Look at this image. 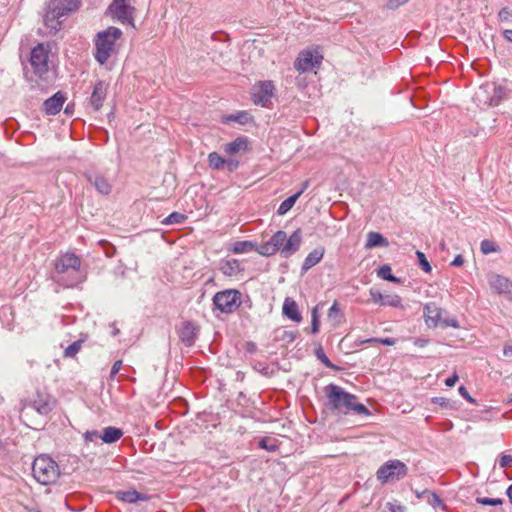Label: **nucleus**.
<instances>
[{
	"label": "nucleus",
	"mask_w": 512,
	"mask_h": 512,
	"mask_svg": "<svg viewBox=\"0 0 512 512\" xmlns=\"http://www.w3.org/2000/svg\"><path fill=\"white\" fill-rule=\"evenodd\" d=\"M259 447L269 452H274L278 449L274 439L264 437L259 441Z\"/></svg>",
	"instance_id": "obj_38"
},
{
	"label": "nucleus",
	"mask_w": 512,
	"mask_h": 512,
	"mask_svg": "<svg viewBox=\"0 0 512 512\" xmlns=\"http://www.w3.org/2000/svg\"><path fill=\"white\" fill-rule=\"evenodd\" d=\"M248 149V140L246 137H237L232 142L226 143L223 146V150L228 155H235L240 151H246Z\"/></svg>",
	"instance_id": "obj_22"
},
{
	"label": "nucleus",
	"mask_w": 512,
	"mask_h": 512,
	"mask_svg": "<svg viewBox=\"0 0 512 512\" xmlns=\"http://www.w3.org/2000/svg\"><path fill=\"white\" fill-rule=\"evenodd\" d=\"M325 250L322 247L316 248L313 251H311L306 258L304 259V262L301 267L302 274L306 273L308 270H310L312 267H314L316 264H318L323 256H324Z\"/></svg>",
	"instance_id": "obj_20"
},
{
	"label": "nucleus",
	"mask_w": 512,
	"mask_h": 512,
	"mask_svg": "<svg viewBox=\"0 0 512 512\" xmlns=\"http://www.w3.org/2000/svg\"><path fill=\"white\" fill-rule=\"evenodd\" d=\"M55 271V281L67 288L74 287L86 279V274L81 270V259L71 252L57 257Z\"/></svg>",
	"instance_id": "obj_2"
},
{
	"label": "nucleus",
	"mask_w": 512,
	"mask_h": 512,
	"mask_svg": "<svg viewBox=\"0 0 512 512\" xmlns=\"http://www.w3.org/2000/svg\"><path fill=\"white\" fill-rule=\"evenodd\" d=\"M476 502L482 505L498 506L501 505L503 501L500 498L478 497Z\"/></svg>",
	"instance_id": "obj_40"
},
{
	"label": "nucleus",
	"mask_w": 512,
	"mask_h": 512,
	"mask_svg": "<svg viewBox=\"0 0 512 512\" xmlns=\"http://www.w3.org/2000/svg\"><path fill=\"white\" fill-rule=\"evenodd\" d=\"M82 0H50L44 16V24L55 34L61 29V17L79 9Z\"/></svg>",
	"instance_id": "obj_4"
},
{
	"label": "nucleus",
	"mask_w": 512,
	"mask_h": 512,
	"mask_svg": "<svg viewBox=\"0 0 512 512\" xmlns=\"http://www.w3.org/2000/svg\"><path fill=\"white\" fill-rule=\"evenodd\" d=\"M225 165H227L229 171H234L238 168L239 162L233 159H226Z\"/></svg>",
	"instance_id": "obj_51"
},
{
	"label": "nucleus",
	"mask_w": 512,
	"mask_h": 512,
	"mask_svg": "<svg viewBox=\"0 0 512 512\" xmlns=\"http://www.w3.org/2000/svg\"><path fill=\"white\" fill-rule=\"evenodd\" d=\"M434 498V503H441V499L437 495H434Z\"/></svg>",
	"instance_id": "obj_62"
},
{
	"label": "nucleus",
	"mask_w": 512,
	"mask_h": 512,
	"mask_svg": "<svg viewBox=\"0 0 512 512\" xmlns=\"http://www.w3.org/2000/svg\"><path fill=\"white\" fill-rule=\"evenodd\" d=\"M251 120V116L246 111L238 112L237 114H231L225 117L226 122H238L240 124H246Z\"/></svg>",
	"instance_id": "obj_30"
},
{
	"label": "nucleus",
	"mask_w": 512,
	"mask_h": 512,
	"mask_svg": "<svg viewBox=\"0 0 512 512\" xmlns=\"http://www.w3.org/2000/svg\"><path fill=\"white\" fill-rule=\"evenodd\" d=\"M328 317L330 319L336 318V317H341V311H340L339 305H338V303L336 301L329 308V310H328Z\"/></svg>",
	"instance_id": "obj_44"
},
{
	"label": "nucleus",
	"mask_w": 512,
	"mask_h": 512,
	"mask_svg": "<svg viewBox=\"0 0 512 512\" xmlns=\"http://www.w3.org/2000/svg\"><path fill=\"white\" fill-rule=\"evenodd\" d=\"M109 13L121 23H130L133 19V8L126 0H114L108 8Z\"/></svg>",
	"instance_id": "obj_13"
},
{
	"label": "nucleus",
	"mask_w": 512,
	"mask_h": 512,
	"mask_svg": "<svg viewBox=\"0 0 512 512\" xmlns=\"http://www.w3.org/2000/svg\"><path fill=\"white\" fill-rule=\"evenodd\" d=\"M488 283L490 288L498 294L512 295V282L499 274H489Z\"/></svg>",
	"instance_id": "obj_15"
},
{
	"label": "nucleus",
	"mask_w": 512,
	"mask_h": 512,
	"mask_svg": "<svg viewBox=\"0 0 512 512\" xmlns=\"http://www.w3.org/2000/svg\"><path fill=\"white\" fill-rule=\"evenodd\" d=\"M499 465L501 468L512 466V455H503L500 458Z\"/></svg>",
	"instance_id": "obj_47"
},
{
	"label": "nucleus",
	"mask_w": 512,
	"mask_h": 512,
	"mask_svg": "<svg viewBox=\"0 0 512 512\" xmlns=\"http://www.w3.org/2000/svg\"><path fill=\"white\" fill-rule=\"evenodd\" d=\"M84 439L86 442H94L97 441L98 439H101V434L96 430L87 431L84 434Z\"/></svg>",
	"instance_id": "obj_43"
},
{
	"label": "nucleus",
	"mask_w": 512,
	"mask_h": 512,
	"mask_svg": "<svg viewBox=\"0 0 512 512\" xmlns=\"http://www.w3.org/2000/svg\"><path fill=\"white\" fill-rule=\"evenodd\" d=\"M480 250L483 254L487 255L490 253L498 252L499 247L496 245L495 242L485 239L480 244Z\"/></svg>",
	"instance_id": "obj_36"
},
{
	"label": "nucleus",
	"mask_w": 512,
	"mask_h": 512,
	"mask_svg": "<svg viewBox=\"0 0 512 512\" xmlns=\"http://www.w3.org/2000/svg\"><path fill=\"white\" fill-rule=\"evenodd\" d=\"M118 498L127 503H136L137 501H145L148 499L146 495L136 490L120 491L118 492Z\"/></svg>",
	"instance_id": "obj_25"
},
{
	"label": "nucleus",
	"mask_w": 512,
	"mask_h": 512,
	"mask_svg": "<svg viewBox=\"0 0 512 512\" xmlns=\"http://www.w3.org/2000/svg\"><path fill=\"white\" fill-rule=\"evenodd\" d=\"M416 256L418 258L419 266L421 267V269L427 273L431 272L432 267L428 262L425 254L421 251H416Z\"/></svg>",
	"instance_id": "obj_39"
},
{
	"label": "nucleus",
	"mask_w": 512,
	"mask_h": 512,
	"mask_svg": "<svg viewBox=\"0 0 512 512\" xmlns=\"http://www.w3.org/2000/svg\"><path fill=\"white\" fill-rule=\"evenodd\" d=\"M503 37L508 42H512V29H506L503 31Z\"/></svg>",
	"instance_id": "obj_56"
},
{
	"label": "nucleus",
	"mask_w": 512,
	"mask_h": 512,
	"mask_svg": "<svg viewBox=\"0 0 512 512\" xmlns=\"http://www.w3.org/2000/svg\"><path fill=\"white\" fill-rule=\"evenodd\" d=\"M389 505H390L391 512H404L405 511V508L400 504L393 505V504L389 503Z\"/></svg>",
	"instance_id": "obj_55"
},
{
	"label": "nucleus",
	"mask_w": 512,
	"mask_h": 512,
	"mask_svg": "<svg viewBox=\"0 0 512 512\" xmlns=\"http://www.w3.org/2000/svg\"><path fill=\"white\" fill-rule=\"evenodd\" d=\"M83 341L77 340L70 344L65 350H64V356L67 358H73L76 356V354L80 351Z\"/></svg>",
	"instance_id": "obj_37"
},
{
	"label": "nucleus",
	"mask_w": 512,
	"mask_h": 512,
	"mask_svg": "<svg viewBox=\"0 0 512 512\" xmlns=\"http://www.w3.org/2000/svg\"><path fill=\"white\" fill-rule=\"evenodd\" d=\"M123 435V432L121 429L116 427H106L103 430V433L101 434V440L105 443L111 444L118 441Z\"/></svg>",
	"instance_id": "obj_23"
},
{
	"label": "nucleus",
	"mask_w": 512,
	"mask_h": 512,
	"mask_svg": "<svg viewBox=\"0 0 512 512\" xmlns=\"http://www.w3.org/2000/svg\"><path fill=\"white\" fill-rule=\"evenodd\" d=\"M283 314L295 322H300L302 320V316L299 312L298 305L295 300L290 297H287L283 303Z\"/></svg>",
	"instance_id": "obj_21"
},
{
	"label": "nucleus",
	"mask_w": 512,
	"mask_h": 512,
	"mask_svg": "<svg viewBox=\"0 0 512 512\" xmlns=\"http://www.w3.org/2000/svg\"><path fill=\"white\" fill-rule=\"evenodd\" d=\"M323 57L314 55L310 50L301 51L294 62V68L299 73H305L312 70L315 66L320 65Z\"/></svg>",
	"instance_id": "obj_12"
},
{
	"label": "nucleus",
	"mask_w": 512,
	"mask_h": 512,
	"mask_svg": "<svg viewBox=\"0 0 512 512\" xmlns=\"http://www.w3.org/2000/svg\"><path fill=\"white\" fill-rule=\"evenodd\" d=\"M48 58V51L43 44H38L31 51L30 64L34 73L40 78L46 79V74L49 72Z\"/></svg>",
	"instance_id": "obj_10"
},
{
	"label": "nucleus",
	"mask_w": 512,
	"mask_h": 512,
	"mask_svg": "<svg viewBox=\"0 0 512 512\" xmlns=\"http://www.w3.org/2000/svg\"><path fill=\"white\" fill-rule=\"evenodd\" d=\"M377 275H378V277H380L384 280L394 282V283H400V279L395 277L392 274L391 267L387 264H384L381 267H379V269L377 270Z\"/></svg>",
	"instance_id": "obj_29"
},
{
	"label": "nucleus",
	"mask_w": 512,
	"mask_h": 512,
	"mask_svg": "<svg viewBox=\"0 0 512 512\" xmlns=\"http://www.w3.org/2000/svg\"><path fill=\"white\" fill-rule=\"evenodd\" d=\"M122 36V31L114 26L108 27L106 30L97 33L95 43V59L104 65L109 58L117 53V40Z\"/></svg>",
	"instance_id": "obj_3"
},
{
	"label": "nucleus",
	"mask_w": 512,
	"mask_h": 512,
	"mask_svg": "<svg viewBox=\"0 0 512 512\" xmlns=\"http://www.w3.org/2000/svg\"><path fill=\"white\" fill-rule=\"evenodd\" d=\"M388 241L382 234L378 232H369L365 243V248L370 249L379 246H387Z\"/></svg>",
	"instance_id": "obj_24"
},
{
	"label": "nucleus",
	"mask_w": 512,
	"mask_h": 512,
	"mask_svg": "<svg viewBox=\"0 0 512 512\" xmlns=\"http://www.w3.org/2000/svg\"><path fill=\"white\" fill-rule=\"evenodd\" d=\"M26 512H39V511L34 510V509H27Z\"/></svg>",
	"instance_id": "obj_64"
},
{
	"label": "nucleus",
	"mask_w": 512,
	"mask_h": 512,
	"mask_svg": "<svg viewBox=\"0 0 512 512\" xmlns=\"http://www.w3.org/2000/svg\"><path fill=\"white\" fill-rule=\"evenodd\" d=\"M435 403H438L442 406L446 405V399L445 398H435Z\"/></svg>",
	"instance_id": "obj_59"
},
{
	"label": "nucleus",
	"mask_w": 512,
	"mask_h": 512,
	"mask_svg": "<svg viewBox=\"0 0 512 512\" xmlns=\"http://www.w3.org/2000/svg\"><path fill=\"white\" fill-rule=\"evenodd\" d=\"M423 316L429 328L440 326L441 328L458 329L460 327L459 321L455 317H449L448 313L435 302H428L424 305Z\"/></svg>",
	"instance_id": "obj_6"
},
{
	"label": "nucleus",
	"mask_w": 512,
	"mask_h": 512,
	"mask_svg": "<svg viewBox=\"0 0 512 512\" xmlns=\"http://www.w3.org/2000/svg\"><path fill=\"white\" fill-rule=\"evenodd\" d=\"M87 179L100 194H102V195L110 194V192L112 190V185L108 181V179L105 178L103 175H101V174L88 175Z\"/></svg>",
	"instance_id": "obj_19"
},
{
	"label": "nucleus",
	"mask_w": 512,
	"mask_h": 512,
	"mask_svg": "<svg viewBox=\"0 0 512 512\" xmlns=\"http://www.w3.org/2000/svg\"><path fill=\"white\" fill-rule=\"evenodd\" d=\"M55 399L48 393L37 391L35 396L24 404L22 417L27 418L31 412H37L41 416H47L55 407Z\"/></svg>",
	"instance_id": "obj_7"
},
{
	"label": "nucleus",
	"mask_w": 512,
	"mask_h": 512,
	"mask_svg": "<svg viewBox=\"0 0 512 512\" xmlns=\"http://www.w3.org/2000/svg\"><path fill=\"white\" fill-rule=\"evenodd\" d=\"M286 241V232L279 230L272 235L269 242L276 248L277 251H280Z\"/></svg>",
	"instance_id": "obj_31"
},
{
	"label": "nucleus",
	"mask_w": 512,
	"mask_h": 512,
	"mask_svg": "<svg viewBox=\"0 0 512 512\" xmlns=\"http://www.w3.org/2000/svg\"><path fill=\"white\" fill-rule=\"evenodd\" d=\"M120 330L117 327H113L112 335L117 336L119 334Z\"/></svg>",
	"instance_id": "obj_61"
},
{
	"label": "nucleus",
	"mask_w": 512,
	"mask_h": 512,
	"mask_svg": "<svg viewBox=\"0 0 512 512\" xmlns=\"http://www.w3.org/2000/svg\"><path fill=\"white\" fill-rule=\"evenodd\" d=\"M302 243V232L301 229H296L289 238L286 237L283 247L280 250V254L283 258H289L295 254Z\"/></svg>",
	"instance_id": "obj_14"
},
{
	"label": "nucleus",
	"mask_w": 512,
	"mask_h": 512,
	"mask_svg": "<svg viewBox=\"0 0 512 512\" xmlns=\"http://www.w3.org/2000/svg\"><path fill=\"white\" fill-rule=\"evenodd\" d=\"M66 97L63 93L57 92L47 100H45L43 104L44 111L47 115H56L60 112Z\"/></svg>",
	"instance_id": "obj_18"
},
{
	"label": "nucleus",
	"mask_w": 512,
	"mask_h": 512,
	"mask_svg": "<svg viewBox=\"0 0 512 512\" xmlns=\"http://www.w3.org/2000/svg\"><path fill=\"white\" fill-rule=\"evenodd\" d=\"M457 381H458V376H457V374H454L445 380V384L448 387H453Z\"/></svg>",
	"instance_id": "obj_54"
},
{
	"label": "nucleus",
	"mask_w": 512,
	"mask_h": 512,
	"mask_svg": "<svg viewBox=\"0 0 512 512\" xmlns=\"http://www.w3.org/2000/svg\"><path fill=\"white\" fill-rule=\"evenodd\" d=\"M186 218L187 217L180 212H173L162 221V224H164V225L181 224L186 220Z\"/></svg>",
	"instance_id": "obj_33"
},
{
	"label": "nucleus",
	"mask_w": 512,
	"mask_h": 512,
	"mask_svg": "<svg viewBox=\"0 0 512 512\" xmlns=\"http://www.w3.org/2000/svg\"><path fill=\"white\" fill-rule=\"evenodd\" d=\"M409 0H388L387 6L391 9L398 8L399 6L407 3Z\"/></svg>",
	"instance_id": "obj_49"
},
{
	"label": "nucleus",
	"mask_w": 512,
	"mask_h": 512,
	"mask_svg": "<svg viewBox=\"0 0 512 512\" xmlns=\"http://www.w3.org/2000/svg\"><path fill=\"white\" fill-rule=\"evenodd\" d=\"M434 498V503H441V499L437 495H434Z\"/></svg>",
	"instance_id": "obj_63"
},
{
	"label": "nucleus",
	"mask_w": 512,
	"mask_h": 512,
	"mask_svg": "<svg viewBox=\"0 0 512 512\" xmlns=\"http://www.w3.org/2000/svg\"><path fill=\"white\" fill-rule=\"evenodd\" d=\"M302 195V191H298L297 193L291 195L287 199H285L278 207L277 214L285 215L296 203L298 198Z\"/></svg>",
	"instance_id": "obj_26"
},
{
	"label": "nucleus",
	"mask_w": 512,
	"mask_h": 512,
	"mask_svg": "<svg viewBox=\"0 0 512 512\" xmlns=\"http://www.w3.org/2000/svg\"><path fill=\"white\" fill-rule=\"evenodd\" d=\"M458 390L463 398H465L470 403H475V399L470 396V394L468 393L467 389L464 386H460Z\"/></svg>",
	"instance_id": "obj_48"
},
{
	"label": "nucleus",
	"mask_w": 512,
	"mask_h": 512,
	"mask_svg": "<svg viewBox=\"0 0 512 512\" xmlns=\"http://www.w3.org/2000/svg\"><path fill=\"white\" fill-rule=\"evenodd\" d=\"M319 319L317 315L316 309L312 311V321H311V332L313 334L317 333L319 331Z\"/></svg>",
	"instance_id": "obj_45"
},
{
	"label": "nucleus",
	"mask_w": 512,
	"mask_h": 512,
	"mask_svg": "<svg viewBox=\"0 0 512 512\" xmlns=\"http://www.w3.org/2000/svg\"><path fill=\"white\" fill-rule=\"evenodd\" d=\"M408 473V467L400 460H389L379 467L376 472L377 479L382 483L400 480Z\"/></svg>",
	"instance_id": "obj_8"
},
{
	"label": "nucleus",
	"mask_w": 512,
	"mask_h": 512,
	"mask_svg": "<svg viewBox=\"0 0 512 512\" xmlns=\"http://www.w3.org/2000/svg\"><path fill=\"white\" fill-rule=\"evenodd\" d=\"M369 294H370L371 300L373 302L379 303L380 305H382L383 294H381L380 291L371 288L370 291H369Z\"/></svg>",
	"instance_id": "obj_46"
},
{
	"label": "nucleus",
	"mask_w": 512,
	"mask_h": 512,
	"mask_svg": "<svg viewBox=\"0 0 512 512\" xmlns=\"http://www.w3.org/2000/svg\"><path fill=\"white\" fill-rule=\"evenodd\" d=\"M503 354H504L506 357H510V356H512V345H505V346H504V349H503Z\"/></svg>",
	"instance_id": "obj_57"
},
{
	"label": "nucleus",
	"mask_w": 512,
	"mask_h": 512,
	"mask_svg": "<svg viewBox=\"0 0 512 512\" xmlns=\"http://www.w3.org/2000/svg\"><path fill=\"white\" fill-rule=\"evenodd\" d=\"M413 343L415 346L419 347V348H424L425 346L428 345L429 343V339H425V338H415L413 340Z\"/></svg>",
	"instance_id": "obj_52"
},
{
	"label": "nucleus",
	"mask_w": 512,
	"mask_h": 512,
	"mask_svg": "<svg viewBox=\"0 0 512 512\" xmlns=\"http://www.w3.org/2000/svg\"><path fill=\"white\" fill-rule=\"evenodd\" d=\"M464 264V258L462 255H457L454 260L451 262V265L452 266H455V267H460Z\"/></svg>",
	"instance_id": "obj_53"
},
{
	"label": "nucleus",
	"mask_w": 512,
	"mask_h": 512,
	"mask_svg": "<svg viewBox=\"0 0 512 512\" xmlns=\"http://www.w3.org/2000/svg\"><path fill=\"white\" fill-rule=\"evenodd\" d=\"M32 473L36 481L42 485L56 483L60 476V468L56 461L47 455L35 458Z\"/></svg>",
	"instance_id": "obj_5"
},
{
	"label": "nucleus",
	"mask_w": 512,
	"mask_h": 512,
	"mask_svg": "<svg viewBox=\"0 0 512 512\" xmlns=\"http://www.w3.org/2000/svg\"><path fill=\"white\" fill-rule=\"evenodd\" d=\"M255 251H257L262 256H272L276 252H278L276 250V248L269 241H267L266 243H264L260 246L256 245Z\"/></svg>",
	"instance_id": "obj_35"
},
{
	"label": "nucleus",
	"mask_w": 512,
	"mask_h": 512,
	"mask_svg": "<svg viewBox=\"0 0 512 512\" xmlns=\"http://www.w3.org/2000/svg\"><path fill=\"white\" fill-rule=\"evenodd\" d=\"M382 306H390L394 308H398L402 306V300L400 296L396 294H387L383 295Z\"/></svg>",
	"instance_id": "obj_32"
},
{
	"label": "nucleus",
	"mask_w": 512,
	"mask_h": 512,
	"mask_svg": "<svg viewBox=\"0 0 512 512\" xmlns=\"http://www.w3.org/2000/svg\"><path fill=\"white\" fill-rule=\"evenodd\" d=\"M310 181L306 180L302 183V187L299 191H302V193L309 187Z\"/></svg>",
	"instance_id": "obj_58"
},
{
	"label": "nucleus",
	"mask_w": 512,
	"mask_h": 512,
	"mask_svg": "<svg viewBox=\"0 0 512 512\" xmlns=\"http://www.w3.org/2000/svg\"><path fill=\"white\" fill-rule=\"evenodd\" d=\"M381 343L383 345L392 346L396 343V340L394 338H369L364 341V343Z\"/></svg>",
	"instance_id": "obj_42"
},
{
	"label": "nucleus",
	"mask_w": 512,
	"mask_h": 512,
	"mask_svg": "<svg viewBox=\"0 0 512 512\" xmlns=\"http://www.w3.org/2000/svg\"><path fill=\"white\" fill-rule=\"evenodd\" d=\"M507 496H508L510 502L512 503V484L507 489Z\"/></svg>",
	"instance_id": "obj_60"
},
{
	"label": "nucleus",
	"mask_w": 512,
	"mask_h": 512,
	"mask_svg": "<svg viewBox=\"0 0 512 512\" xmlns=\"http://www.w3.org/2000/svg\"><path fill=\"white\" fill-rule=\"evenodd\" d=\"M325 394L327 397V407L341 414H348L354 412L358 415H370L369 409L357 402V397L345 391L342 387L336 384H329L325 387Z\"/></svg>",
	"instance_id": "obj_1"
},
{
	"label": "nucleus",
	"mask_w": 512,
	"mask_h": 512,
	"mask_svg": "<svg viewBox=\"0 0 512 512\" xmlns=\"http://www.w3.org/2000/svg\"><path fill=\"white\" fill-rule=\"evenodd\" d=\"M226 163V159L220 156L217 152H211L208 155V164L209 167L214 170H220L224 168Z\"/></svg>",
	"instance_id": "obj_28"
},
{
	"label": "nucleus",
	"mask_w": 512,
	"mask_h": 512,
	"mask_svg": "<svg viewBox=\"0 0 512 512\" xmlns=\"http://www.w3.org/2000/svg\"><path fill=\"white\" fill-rule=\"evenodd\" d=\"M107 95V84L104 81H97L93 87L90 96V105L95 111H98L102 106Z\"/></svg>",
	"instance_id": "obj_16"
},
{
	"label": "nucleus",
	"mask_w": 512,
	"mask_h": 512,
	"mask_svg": "<svg viewBox=\"0 0 512 512\" xmlns=\"http://www.w3.org/2000/svg\"><path fill=\"white\" fill-rule=\"evenodd\" d=\"M256 249V243L248 240L237 241L233 244L231 251L235 254L248 253Z\"/></svg>",
	"instance_id": "obj_27"
},
{
	"label": "nucleus",
	"mask_w": 512,
	"mask_h": 512,
	"mask_svg": "<svg viewBox=\"0 0 512 512\" xmlns=\"http://www.w3.org/2000/svg\"><path fill=\"white\" fill-rule=\"evenodd\" d=\"M315 355L317 357V359L323 364L325 365L327 368H330V369H333V370H338V367L335 366L330 360L329 358L326 356L323 348L321 346H319L316 350H315Z\"/></svg>",
	"instance_id": "obj_34"
},
{
	"label": "nucleus",
	"mask_w": 512,
	"mask_h": 512,
	"mask_svg": "<svg viewBox=\"0 0 512 512\" xmlns=\"http://www.w3.org/2000/svg\"><path fill=\"white\" fill-rule=\"evenodd\" d=\"M498 17L502 22H512V10L508 7H504L499 11Z\"/></svg>",
	"instance_id": "obj_41"
},
{
	"label": "nucleus",
	"mask_w": 512,
	"mask_h": 512,
	"mask_svg": "<svg viewBox=\"0 0 512 512\" xmlns=\"http://www.w3.org/2000/svg\"><path fill=\"white\" fill-rule=\"evenodd\" d=\"M198 331V326L194 323L190 321L184 322L179 331V338L185 346L190 347L195 343Z\"/></svg>",
	"instance_id": "obj_17"
},
{
	"label": "nucleus",
	"mask_w": 512,
	"mask_h": 512,
	"mask_svg": "<svg viewBox=\"0 0 512 512\" xmlns=\"http://www.w3.org/2000/svg\"><path fill=\"white\" fill-rule=\"evenodd\" d=\"M275 86L272 81H260L253 87L252 101L256 105L269 107L274 96Z\"/></svg>",
	"instance_id": "obj_11"
},
{
	"label": "nucleus",
	"mask_w": 512,
	"mask_h": 512,
	"mask_svg": "<svg viewBox=\"0 0 512 512\" xmlns=\"http://www.w3.org/2000/svg\"><path fill=\"white\" fill-rule=\"evenodd\" d=\"M121 366H122V361L121 360H117L116 362H114L112 368H111V371H110V377L113 378L121 369Z\"/></svg>",
	"instance_id": "obj_50"
},
{
	"label": "nucleus",
	"mask_w": 512,
	"mask_h": 512,
	"mask_svg": "<svg viewBox=\"0 0 512 512\" xmlns=\"http://www.w3.org/2000/svg\"><path fill=\"white\" fill-rule=\"evenodd\" d=\"M240 297V292L235 289L220 291L214 295L213 304L223 313H232L239 307Z\"/></svg>",
	"instance_id": "obj_9"
}]
</instances>
